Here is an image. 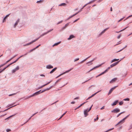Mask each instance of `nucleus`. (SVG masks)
Returning <instances> with one entry per match:
<instances>
[{
	"label": "nucleus",
	"mask_w": 132,
	"mask_h": 132,
	"mask_svg": "<svg viewBox=\"0 0 132 132\" xmlns=\"http://www.w3.org/2000/svg\"><path fill=\"white\" fill-rule=\"evenodd\" d=\"M127 46V45H126L121 50H120L119 51H118V52H120L121 51H122V50H123V49H125V48Z\"/></svg>",
	"instance_id": "34"
},
{
	"label": "nucleus",
	"mask_w": 132,
	"mask_h": 132,
	"mask_svg": "<svg viewBox=\"0 0 132 132\" xmlns=\"http://www.w3.org/2000/svg\"><path fill=\"white\" fill-rule=\"evenodd\" d=\"M16 114H14L12 115L11 116H10L9 117H8L7 118H5V119L4 120L6 121L5 122L7 121V120H8L11 117H12L15 115Z\"/></svg>",
	"instance_id": "14"
},
{
	"label": "nucleus",
	"mask_w": 132,
	"mask_h": 132,
	"mask_svg": "<svg viewBox=\"0 0 132 132\" xmlns=\"http://www.w3.org/2000/svg\"><path fill=\"white\" fill-rule=\"evenodd\" d=\"M113 129H114V128H111L110 129H109L108 130H106L105 131V132H108V131H110L111 130H112Z\"/></svg>",
	"instance_id": "37"
},
{
	"label": "nucleus",
	"mask_w": 132,
	"mask_h": 132,
	"mask_svg": "<svg viewBox=\"0 0 132 132\" xmlns=\"http://www.w3.org/2000/svg\"><path fill=\"white\" fill-rule=\"evenodd\" d=\"M41 90H40L39 91L36 92L34 93L32 95H30L29 97H28V98H30L31 97L35 96L38 94H40V92L41 91Z\"/></svg>",
	"instance_id": "1"
},
{
	"label": "nucleus",
	"mask_w": 132,
	"mask_h": 132,
	"mask_svg": "<svg viewBox=\"0 0 132 132\" xmlns=\"http://www.w3.org/2000/svg\"><path fill=\"white\" fill-rule=\"evenodd\" d=\"M63 20H61V21H60L58 22L57 24H60V23H62V22H63Z\"/></svg>",
	"instance_id": "49"
},
{
	"label": "nucleus",
	"mask_w": 132,
	"mask_h": 132,
	"mask_svg": "<svg viewBox=\"0 0 132 132\" xmlns=\"http://www.w3.org/2000/svg\"><path fill=\"white\" fill-rule=\"evenodd\" d=\"M18 24V23H17V22H15V23L14 24V28H15L16 26Z\"/></svg>",
	"instance_id": "44"
},
{
	"label": "nucleus",
	"mask_w": 132,
	"mask_h": 132,
	"mask_svg": "<svg viewBox=\"0 0 132 132\" xmlns=\"http://www.w3.org/2000/svg\"><path fill=\"white\" fill-rule=\"evenodd\" d=\"M79 12H80V11H78L77 13H76L75 14H73L74 16L76 15Z\"/></svg>",
	"instance_id": "60"
},
{
	"label": "nucleus",
	"mask_w": 132,
	"mask_h": 132,
	"mask_svg": "<svg viewBox=\"0 0 132 132\" xmlns=\"http://www.w3.org/2000/svg\"><path fill=\"white\" fill-rule=\"evenodd\" d=\"M75 37L73 35H70L69 38H68V40H70L72 38H74Z\"/></svg>",
	"instance_id": "13"
},
{
	"label": "nucleus",
	"mask_w": 132,
	"mask_h": 132,
	"mask_svg": "<svg viewBox=\"0 0 132 132\" xmlns=\"http://www.w3.org/2000/svg\"><path fill=\"white\" fill-rule=\"evenodd\" d=\"M32 43H33V42L32 41H31V42H30L26 44H24V45H23V46H28V45H29L32 44Z\"/></svg>",
	"instance_id": "16"
},
{
	"label": "nucleus",
	"mask_w": 132,
	"mask_h": 132,
	"mask_svg": "<svg viewBox=\"0 0 132 132\" xmlns=\"http://www.w3.org/2000/svg\"><path fill=\"white\" fill-rule=\"evenodd\" d=\"M19 66H17L16 67L12 70V73H13L15 72L17 70L19 69Z\"/></svg>",
	"instance_id": "5"
},
{
	"label": "nucleus",
	"mask_w": 132,
	"mask_h": 132,
	"mask_svg": "<svg viewBox=\"0 0 132 132\" xmlns=\"http://www.w3.org/2000/svg\"><path fill=\"white\" fill-rule=\"evenodd\" d=\"M9 61H10V60H9L8 61H6V62L5 63H4V64L5 65Z\"/></svg>",
	"instance_id": "55"
},
{
	"label": "nucleus",
	"mask_w": 132,
	"mask_h": 132,
	"mask_svg": "<svg viewBox=\"0 0 132 132\" xmlns=\"http://www.w3.org/2000/svg\"><path fill=\"white\" fill-rule=\"evenodd\" d=\"M19 21H20V19H17V21L16 22H17V23H18V22H19Z\"/></svg>",
	"instance_id": "64"
},
{
	"label": "nucleus",
	"mask_w": 132,
	"mask_h": 132,
	"mask_svg": "<svg viewBox=\"0 0 132 132\" xmlns=\"http://www.w3.org/2000/svg\"><path fill=\"white\" fill-rule=\"evenodd\" d=\"M29 97V96H27V97H24L23 98H21V99H22L23 98H24V100H26L27 99H28V98H28V97Z\"/></svg>",
	"instance_id": "31"
},
{
	"label": "nucleus",
	"mask_w": 132,
	"mask_h": 132,
	"mask_svg": "<svg viewBox=\"0 0 132 132\" xmlns=\"http://www.w3.org/2000/svg\"><path fill=\"white\" fill-rule=\"evenodd\" d=\"M47 33H46V32H45L43 34H42L41 35H40V36H42V37H43V36H44V35H46V34H47Z\"/></svg>",
	"instance_id": "41"
},
{
	"label": "nucleus",
	"mask_w": 132,
	"mask_h": 132,
	"mask_svg": "<svg viewBox=\"0 0 132 132\" xmlns=\"http://www.w3.org/2000/svg\"><path fill=\"white\" fill-rule=\"evenodd\" d=\"M117 87V86H115L111 88V89L110 90L108 93V95H109L112 92L113 90Z\"/></svg>",
	"instance_id": "4"
},
{
	"label": "nucleus",
	"mask_w": 132,
	"mask_h": 132,
	"mask_svg": "<svg viewBox=\"0 0 132 132\" xmlns=\"http://www.w3.org/2000/svg\"><path fill=\"white\" fill-rule=\"evenodd\" d=\"M19 21H20V19H17V21L16 22H17V23H18V22H19Z\"/></svg>",
	"instance_id": "63"
},
{
	"label": "nucleus",
	"mask_w": 132,
	"mask_h": 132,
	"mask_svg": "<svg viewBox=\"0 0 132 132\" xmlns=\"http://www.w3.org/2000/svg\"><path fill=\"white\" fill-rule=\"evenodd\" d=\"M10 14H8L3 19V22H4L5 21H6V20L7 18L8 17L9 15H10Z\"/></svg>",
	"instance_id": "15"
},
{
	"label": "nucleus",
	"mask_w": 132,
	"mask_h": 132,
	"mask_svg": "<svg viewBox=\"0 0 132 132\" xmlns=\"http://www.w3.org/2000/svg\"><path fill=\"white\" fill-rule=\"evenodd\" d=\"M125 18V17H123V18H121V19H120L118 21V22H120V21H121L124 18Z\"/></svg>",
	"instance_id": "62"
},
{
	"label": "nucleus",
	"mask_w": 132,
	"mask_h": 132,
	"mask_svg": "<svg viewBox=\"0 0 132 132\" xmlns=\"http://www.w3.org/2000/svg\"><path fill=\"white\" fill-rule=\"evenodd\" d=\"M53 30V29H51L48 30L47 32H46L47 33V34L49 32H51V31H52Z\"/></svg>",
	"instance_id": "38"
},
{
	"label": "nucleus",
	"mask_w": 132,
	"mask_h": 132,
	"mask_svg": "<svg viewBox=\"0 0 132 132\" xmlns=\"http://www.w3.org/2000/svg\"><path fill=\"white\" fill-rule=\"evenodd\" d=\"M79 12H80V11H78L77 13H76L75 14H73L74 16L76 15Z\"/></svg>",
	"instance_id": "61"
},
{
	"label": "nucleus",
	"mask_w": 132,
	"mask_h": 132,
	"mask_svg": "<svg viewBox=\"0 0 132 132\" xmlns=\"http://www.w3.org/2000/svg\"><path fill=\"white\" fill-rule=\"evenodd\" d=\"M17 93H13V94H10V95H9V96H12L13 95H15L16 94H17Z\"/></svg>",
	"instance_id": "45"
},
{
	"label": "nucleus",
	"mask_w": 132,
	"mask_h": 132,
	"mask_svg": "<svg viewBox=\"0 0 132 132\" xmlns=\"http://www.w3.org/2000/svg\"><path fill=\"white\" fill-rule=\"evenodd\" d=\"M35 50L34 49V48L31 50H30L28 52V53H30L32 52L33 51Z\"/></svg>",
	"instance_id": "42"
},
{
	"label": "nucleus",
	"mask_w": 132,
	"mask_h": 132,
	"mask_svg": "<svg viewBox=\"0 0 132 132\" xmlns=\"http://www.w3.org/2000/svg\"><path fill=\"white\" fill-rule=\"evenodd\" d=\"M86 102H84V103H82V104H81L79 106L80 107L82 105H84V104H85Z\"/></svg>",
	"instance_id": "53"
},
{
	"label": "nucleus",
	"mask_w": 132,
	"mask_h": 132,
	"mask_svg": "<svg viewBox=\"0 0 132 132\" xmlns=\"http://www.w3.org/2000/svg\"><path fill=\"white\" fill-rule=\"evenodd\" d=\"M124 101H129V98H126L124 99Z\"/></svg>",
	"instance_id": "48"
},
{
	"label": "nucleus",
	"mask_w": 132,
	"mask_h": 132,
	"mask_svg": "<svg viewBox=\"0 0 132 132\" xmlns=\"http://www.w3.org/2000/svg\"><path fill=\"white\" fill-rule=\"evenodd\" d=\"M53 87V86H52L49 87V88H46V90H48L50 89H51Z\"/></svg>",
	"instance_id": "24"
},
{
	"label": "nucleus",
	"mask_w": 132,
	"mask_h": 132,
	"mask_svg": "<svg viewBox=\"0 0 132 132\" xmlns=\"http://www.w3.org/2000/svg\"><path fill=\"white\" fill-rule=\"evenodd\" d=\"M132 128V123L130 125L129 128L128 129L129 130Z\"/></svg>",
	"instance_id": "46"
},
{
	"label": "nucleus",
	"mask_w": 132,
	"mask_h": 132,
	"mask_svg": "<svg viewBox=\"0 0 132 132\" xmlns=\"http://www.w3.org/2000/svg\"><path fill=\"white\" fill-rule=\"evenodd\" d=\"M94 59H93V60H92L91 61H89L88 62H87V63H86V64H88V63H92V62H93V61H94Z\"/></svg>",
	"instance_id": "35"
},
{
	"label": "nucleus",
	"mask_w": 132,
	"mask_h": 132,
	"mask_svg": "<svg viewBox=\"0 0 132 132\" xmlns=\"http://www.w3.org/2000/svg\"><path fill=\"white\" fill-rule=\"evenodd\" d=\"M119 60V59H114L111 60V63H112L113 62L117 61Z\"/></svg>",
	"instance_id": "18"
},
{
	"label": "nucleus",
	"mask_w": 132,
	"mask_h": 132,
	"mask_svg": "<svg viewBox=\"0 0 132 132\" xmlns=\"http://www.w3.org/2000/svg\"><path fill=\"white\" fill-rule=\"evenodd\" d=\"M41 37H42V36H40V35L38 38H37V39H35L34 40L32 41L33 43H34V42H36V40H37L38 39H39Z\"/></svg>",
	"instance_id": "22"
},
{
	"label": "nucleus",
	"mask_w": 132,
	"mask_h": 132,
	"mask_svg": "<svg viewBox=\"0 0 132 132\" xmlns=\"http://www.w3.org/2000/svg\"><path fill=\"white\" fill-rule=\"evenodd\" d=\"M79 60V58H76L74 60V62H76L78 60Z\"/></svg>",
	"instance_id": "58"
},
{
	"label": "nucleus",
	"mask_w": 132,
	"mask_h": 132,
	"mask_svg": "<svg viewBox=\"0 0 132 132\" xmlns=\"http://www.w3.org/2000/svg\"><path fill=\"white\" fill-rule=\"evenodd\" d=\"M93 106V105H92L91 106V107L89 108V109L88 110V111L89 112L90 111V110H91L92 108V106Z\"/></svg>",
	"instance_id": "50"
},
{
	"label": "nucleus",
	"mask_w": 132,
	"mask_h": 132,
	"mask_svg": "<svg viewBox=\"0 0 132 132\" xmlns=\"http://www.w3.org/2000/svg\"><path fill=\"white\" fill-rule=\"evenodd\" d=\"M61 78H60L59 79H58L55 82L54 84L52 85V86H54L55 85H56V83L60 81L61 79Z\"/></svg>",
	"instance_id": "25"
},
{
	"label": "nucleus",
	"mask_w": 132,
	"mask_h": 132,
	"mask_svg": "<svg viewBox=\"0 0 132 132\" xmlns=\"http://www.w3.org/2000/svg\"><path fill=\"white\" fill-rule=\"evenodd\" d=\"M66 28L64 26L63 27H62L59 30V31L60 32L62 31L65 29Z\"/></svg>",
	"instance_id": "17"
},
{
	"label": "nucleus",
	"mask_w": 132,
	"mask_h": 132,
	"mask_svg": "<svg viewBox=\"0 0 132 132\" xmlns=\"http://www.w3.org/2000/svg\"><path fill=\"white\" fill-rule=\"evenodd\" d=\"M109 28H107L106 29H105L103 31L105 32Z\"/></svg>",
	"instance_id": "59"
},
{
	"label": "nucleus",
	"mask_w": 132,
	"mask_h": 132,
	"mask_svg": "<svg viewBox=\"0 0 132 132\" xmlns=\"http://www.w3.org/2000/svg\"><path fill=\"white\" fill-rule=\"evenodd\" d=\"M70 22H69L66 24L64 26V27L66 28L67 27L69 24Z\"/></svg>",
	"instance_id": "36"
},
{
	"label": "nucleus",
	"mask_w": 132,
	"mask_h": 132,
	"mask_svg": "<svg viewBox=\"0 0 132 132\" xmlns=\"http://www.w3.org/2000/svg\"><path fill=\"white\" fill-rule=\"evenodd\" d=\"M104 33V32L103 31H102L101 33H100L99 34V36H100L101 35L103 34V33Z\"/></svg>",
	"instance_id": "40"
},
{
	"label": "nucleus",
	"mask_w": 132,
	"mask_h": 132,
	"mask_svg": "<svg viewBox=\"0 0 132 132\" xmlns=\"http://www.w3.org/2000/svg\"><path fill=\"white\" fill-rule=\"evenodd\" d=\"M102 64H101L99 65H98V66H96L94 67L93 68H92V69H90L89 71H88V72H87L89 73V72H90V71H92V70H93V69H95L96 68H98L99 67L101 66Z\"/></svg>",
	"instance_id": "7"
},
{
	"label": "nucleus",
	"mask_w": 132,
	"mask_h": 132,
	"mask_svg": "<svg viewBox=\"0 0 132 132\" xmlns=\"http://www.w3.org/2000/svg\"><path fill=\"white\" fill-rule=\"evenodd\" d=\"M97 117H96V119H94V121H95L96 120H98V115H97Z\"/></svg>",
	"instance_id": "52"
},
{
	"label": "nucleus",
	"mask_w": 132,
	"mask_h": 132,
	"mask_svg": "<svg viewBox=\"0 0 132 132\" xmlns=\"http://www.w3.org/2000/svg\"><path fill=\"white\" fill-rule=\"evenodd\" d=\"M66 5V4L64 3H62L59 5V6H64Z\"/></svg>",
	"instance_id": "21"
},
{
	"label": "nucleus",
	"mask_w": 132,
	"mask_h": 132,
	"mask_svg": "<svg viewBox=\"0 0 132 132\" xmlns=\"http://www.w3.org/2000/svg\"><path fill=\"white\" fill-rule=\"evenodd\" d=\"M123 102L122 101H121L119 102V104L120 105H121L123 104Z\"/></svg>",
	"instance_id": "39"
},
{
	"label": "nucleus",
	"mask_w": 132,
	"mask_h": 132,
	"mask_svg": "<svg viewBox=\"0 0 132 132\" xmlns=\"http://www.w3.org/2000/svg\"><path fill=\"white\" fill-rule=\"evenodd\" d=\"M128 27V26H127V27H126L125 28H124V29H123L120 30L119 31H116V32L117 33H119L120 32H121L124 30H125L126 28H127Z\"/></svg>",
	"instance_id": "19"
},
{
	"label": "nucleus",
	"mask_w": 132,
	"mask_h": 132,
	"mask_svg": "<svg viewBox=\"0 0 132 132\" xmlns=\"http://www.w3.org/2000/svg\"><path fill=\"white\" fill-rule=\"evenodd\" d=\"M7 52H9V55H8V56H10V55H11V51H10V50H8L6 52V53H7Z\"/></svg>",
	"instance_id": "27"
},
{
	"label": "nucleus",
	"mask_w": 132,
	"mask_h": 132,
	"mask_svg": "<svg viewBox=\"0 0 132 132\" xmlns=\"http://www.w3.org/2000/svg\"><path fill=\"white\" fill-rule=\"evenodd\" d=\"M73 69V68H71V69H69L68 70H67L65 72L61 74L60 75V76H61L62 75H63L65 73H67L69 71H70L71 70H72Z\"/></svg>",
	"instance_id": "8"
},
{
	"label": "nucleus",
	"mask_w": 132,
	"mask_h": 132,
	"mask_svg": "<svg viewBox=\"0 0 132 132\" xmlns=\"http://www.w3.org/2000/svg\"><path fill=\"white\" fill-rule=\"evenodd\" d=\"M57 69V68L56 67L54 68V69H53L50 72V73L52 74Z\"/></svg>",
	"instance_id": "12"
},
{
	"label": "nucleus",
	"mask_w": 132,
	"mask_h": 132,
	"mask_svg": "<svg viewBox=\"0 0 132 132\" xmlns=\"http://www.w3.org/2000/svg\"><path fill=\"white\" fill-rule=\"evenodd\" d=\"M45 86V85H44L40 87H39L37 88V90L39 89H41Z\"/></svg>",
	"instance_id": "28"
},
{
	"label": "nucleus",
	"mask_w": 132,
	"mask_h": 132,
	"mask_svg": "<svg viewBox=\"0 0 132 132\" xmlns=\"http://www.w3.org/2000/svg\"><path fill=\"white\" fill-rule=\"evenodd\" d=\"M126 120V119L124 118L123 119H122L121 120V121H122V122L123 123L125 121V120Z\"/></svg>",
	"instance_id": "56"
},
{
	"label": "nucleus",
	"mask_w": 132,
	"mask_h": 132,
	"mask_svg": "<svg viewBox=\"0 0 132 132\" xmlns=\"http://www.w3.org/2000/svg\"><path fill=\"white\" fill-rule=\"evenodd\" d=\"M125 57H124L123 58H121V60H120L119 61H118L113 64H111L110 65V67H114L115 66H116V65H117L118 63H119L121 60H122L123 58H124Z\"/></svg>",
	"instance_id": "2"
},
{
	"label": "nucleus",
	"mask_w": 132,
	"mask_h": 132,
	"mask_svg": "<svg viewBox=\"0 0 132 132\" xmlns=\"http://www.w3.org/2000/svg\"><path fill=\"white\" fill-rule=\"evenodd\" d=\"M74 14H73L72 15H71L68 18H67V20H68L69 19L71 18H72V17H73V16H74Z\"/></svg>",
	"instance_id": "29"
},
{
	"label": "nucleus",
	"mask_w": 132,
	"mask_h": 132,
	"mask_svg": "<svg viewBox=\"0 0 132 132\" xmlns=\"http://www.w3.org/2000/svg\"><path fill=\"white\" fill-rule=\"evenodd\" d=\"M101 91V90H100L98 91V92L95 93L93 94V95H94V96L96 94H97V93H98L99 92H100Z\"/></svg>",
	"instance_id": "54"
},
{
	"label": "nucleus",
	"mask_w": 132,
	"mask_h": 132,
	"mask_svg": "<svg viewBox=\"0 0 132 132\" xmlns=\"http://www.w3.org/2000/svg\"><path fill=\"white\" fill-rule=\"evenodd\" d=\"M50 81V82H48V83H47L46 84H45V86L47 85L48 84H50L51 81Z\"/></svg>",
	"instance_id": "57"
},
{
	"label": "nucleus",
	"mask_w": 132,
	"mask_h": 132,
	"mask_svg": "<svg viewBox=\"0 0 132 132\" xmlns=\"http://www.w3.org/2000/svg\"><path fill=\"white\" fill-rule=\"evenodd\" d=\"M117 79V78H114L112 79L110 81V83L111 84L112 83L114 82Z\"/></svg>",
	"instance_id": "9"
},
{
	"label": "nucleus",
	"mask_w": 132,
	"mask_h": 132,
	"mask_svg": "<svg viewBox=\"0 0 132 132\" xmlns=\"http://www.w3.org/2000/svg\"><path fill=\"white\" fill-rule=\"evenodd\" d=\"M67 113V112H65L62 115L60 118L58 120H59L60 119Z\"/></svg>",
	"instance_id": "30"
},
{
	"label": "nucleus",
	"mask_w": 132,
	"mask_h": 132,
	"mask_svg": "<svg viewBox=\"0 0 132 132\" xmlns=\"http://www.w3.org/2000/svg\"><path fill=\"white\" fill-rule=\"evenodd\" d=\"M17 55H14V56H13V57H11L9 60L10 61H11L16 56H17Z\"/></svg>",
	"instance_id": "32"
},
{
	"label": "nucleus",
	"mask_w": 132,
	"mask_h": 132,
	"mask_svg": "<svg viewBox=\"0 0 132 132\" xmlns=\"http://www.w3.org/2000/svg\"><path fill=\"white\" fill-rule=\"evenodd\" d=\"M60 43H61V42H58L55 43L52 46H57L58 45H59V44H60Z\"/></svg>",
	"instance_id": "20"
},
{
	"label": "nucleus",
	"mask_w": 132,
	"mask_h": 132,
	"mask_svg": "<svg viewBox=\"0 0 132 132\" xmlns=\"http://www.w3.org/2000/svg\"><path fill=\"white\" fill-rule=\"evenodd\" d=\"M88 112V109L85 110H84V114L85 117H86L88 115V114L87 113Z\"/></svg>",
	"instance_id": "6"
},
{
	"label": "nucleus",
	"mask_w": 132,
	"mask_h": 132,
	"mask_svg": "<svg viewBox=\"0 0 132 132\" xmlns=\"http://www.w3.org/2000/svg\"><path fill=\"white\" fill-rule=\"evenodd\" d=\"M125 112V111H123L122 112H121L119 113L118 115H117L116 117L117 118L121 114L124 113Z\"/></svg>",
	"instance_id": "26"
},
{
	"label": "nucleus",
	"mask_w": 132,
	"mask_h": 132,
	"mask_svg": "<svg viewBox=\"0 0 132 132\" xmlns=\"http://www.w3.org/2000/svg\"><path fill=\"white\" fill-rule=\"evenodd\" d=\"M119 101L118 100H116L114 102L111 104L112 106H114L116 105L118 102Z\"/></svg>",
	"instance_id": "10"
},
{
	"label": "nucleus",
	"mask_w": 132,
	"mask_h": 132,
	"mask_svg": "<svg viewBox=\"0 0 132 132\" xmlns=\"http://www.w3.org/2000/svg\"><path fill=\"white\" fill-rule=\"evenodd\" d=\"M6 131L7 132H10V131H11V130L10 129H7L6 130Z\"/></svg>",
	"instance_id": "51"
},
{
	"label": "nucleus",
	"mask_w": 132,
	"mask_h": 132,
	"mask_svg": "<svg viewBox=\"0 0 132 132\" xmlns=\"http://www.w3.org/2000/svg\"><path fill=\"white\" fill-rule=\"evenodd\" d=\"M6 68V67L4 68L3 69L0 71V73L3 72L5 70Z\"/></svg>",
	"instance_id": "33"
},
{
	"label": "nucleus",
	"mask_w": 132,
	"mask_h": 132,
	"mask_svg": "<svg viewBox=\"0 0 132 132\" xmlns=\"http://www.w3.org/2000/svg\"><path fill=\"white\" fill-rule=\"evenodd\" d=\"M120 111V110L118 108H116L111 111V112L114 113H118Z\"/></svg>",
	"instance_id": "3"
},
{
	"label": "nucleus",
	"mask_w": 132,
	"mask_h": 132,
	"mask_svg": "<svg viewBox=\"0 0 132 132\" xmlns=\"http://www.w3.org/2000/svg\"><path fill=\"white\" fill-rule=\"evenodd\" d=\"M15 103H14L13 104H11L10 105H8L6 106V107L7 108V107H9L11 105H13L14 104H15Z\"/></svg>",
	"instance_id": "43"
},
{
	"label": "nucleus",
	"mask_w": 132,
	"mask_h": 132,
	"mask_svg": "<svg viewBox=\"0 0 132 132\" xmlns=\"http://www.w3.org/2000/svg\"><path fill=\"white\" fill-rule=\"evenodd\" d=\"M46 68L47 69H51L53 68V67L50 64H49L46 66Z\"/></svg>",
	"instance_id": "11"
},
{
	"label": "nucleus",
	"mask_w": 132,
	"mask_h": 132,
	"mask_svg": "<svg viewBox=\"0 0 132 132\" xmlns=\"http://www.w3.org/2000/svg\"><path fill=\"white\" fill-rule=\"evenodd\" d=\"M16 105H14V106H11V107H10L9 108H8V109H5V110H4V111H2V112H4V111H7V110H8V109H10V108H12V107H13L15 106H16Z\"/></svg>",
	"instance_id": "23"
},
{
	"label": "nucleus",
	"mask_w": 132,
	"mask_h": 132,
	"mask_svg": "<svg viewBox=\"0 0 132 132\" xmlns=\"http://www.w3.org/2000/svg\"><path fill=\"white\" fill-rule=\"evenodd\" d=\"M131 16H132V15H129L128 17H127L124 20V21H125L126 20L128 19L129 17H131Z\"/></svg>",
	"instance_id": "47"
}]
</instances>
